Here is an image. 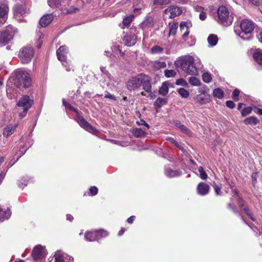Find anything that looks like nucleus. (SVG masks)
<instances>
[{
  "label": "nucleus",
  "mask_w": 262,
  "mask_h": 262,
  "mask_svg": "<svg viewBox=\"0 0 262 262\" xmlns=\"http://www.w3.org/2000/svg\"><path fill=\"white\" fill-rule=\"evenodd\" d=\"M147 93H150L151 85L150 78L148 76L144 74H139L135 77H132L127 82V88L129 90H134L140 86Z\"/></svg>",
  "instance_id": "1"
},
{
  "label": "nucleus",
  "mask_w": 262,
  "mask_h": 262,
  "mask_svg": "<svg viewBox=\"0 0 262 262\" xmlns=\"http://www.w3.org/2000/svg\"><path fill=\"white\" fill-rule=\"evenodd\" d=\"M255 24L251 20L244 19L240 23L241 31L234 30L236 34L244 40H249L253 37L252 33L255 28Z\"/></svg>",
  "instance_id": "2"
},
{
  "label": "nucleus",
  "mask_w": 262,
  "mask_h": 262,
  "mask_svg": "<svg viewBox=\"0 0 262 262\" xmlns=\"http://www.w3.org/2000/svg\"><path fill=\"white\" fill-rule=\"evenodd\" d=\"M176 64L188 74L193 75L198 73L197 69L194 64L193 58L191 56L182 57L176 62Z\"/></svg>",
  "instance_id": "3"
},
{
  "label": "nucleus",
  "mask_w": 262,
  "mask_h": 262,
  "mask_svg": "<svg viewBox=\"0 0 262 262\" xmlns=\"http://www.w3.org/2000/svg\"><path fill=\"white\" fill-rule=\"evenodd\" d=\"M31 83L32 79L28 73L22 70L16 72L14 84L17 87L28 88L31 86Z\"/></svg>",
  "instance_id": "4"
},
{
  "label": "nucleus",
  "mask_w": 262,
  "mask_h": 262,
  "mask_svg": "<svg viewBox=\"0 0 262 262\" xmlns=\"http://www.w3.org/2000/svg\"><path fill=\"white\" fill-rule=\"evenodd\" d=\"M218 22L224 26H230L232 22V18L229 16V12L224 6H220L217 9Z\"/></svg>",
  "instance_id": "5"
},
{
  "label": "nucleus",
  "mask_w": 262,
  "mask_h": 262,
  "mask_svg": "<svg viewBox=\"0 0 262 262\" xmlns=\"http://www.w3.org/2000/svg\"><path fill=\"white\" fill-rule=\"evenodd\" d=\"M34 52L32 47L26 46L21 48L18 53V57L23 63L30 62L33 56Z\"/></svg>",
  "instance_id": "6"
},
{
  "label": "nucleus",
  "mask_w": 262,
  "mask_h": 262,
  "mask_svg": "<svg viewBox=\"0 0 262 262\" xmlns=\"http://www.w3.org/2000/svg\"><path fill=\"white\" fill-rule=\"evenodd\" d=\"M210 97L207 92L206 86H203L199 89V94H196L193 99L196 104L202 105L210 102Z\"/></svg>",
  "instance_id": "7"
},
{
  "label": "nucleus",
  "mask_w": 262,
  "mask_h": 262,
  "mask_svg": "<svg viewBox=\"0 0 262 262\" xmlns=\"http://www.w3.org/2000/svg\"><path fill=\"white\" fill-rule=\"evenodd\" d=\"M16 29L12 26L9 25L6 29L1 32L0 33V46L8 43L12 38Z\"/></svg>",
  "instance_id": "8"
},
{
  "label": "nucleus",
  "mask_w": 262,
  "mask_h": 262,
  "mask_svg": "<svg viewBox=\"0 0 262 262\" xmlns=\"http://www.w3.org/2000/svg\"><path fill=\"white\" fill-rule=\"evenodd\" d=\"M108 235L107 231L99 229L98 230H93L88 231L85 234V239L89 242H93L98 240L102 237H106Z\"/></svg>",
  "instance_id": "9"
},
{
  "label": "nucleus",
  "mask_w": 262,
  "mask_h": 262,
  "mask_svg": "<svg viewBox=\"0 0 262 262\" xmlns=\"http://www.w3.org/2000/svg\"><path fill=\"white\" fill-rule=\"evenodd\" d=\"M77 123L79 125L86 131L95 134L96 132V129L92 126L85 119L82 117L78 115L76 119Z\"/></svg>",
  "instance_id": "10"
},
{
  "label": "nucleus",
  "mask_w": 262,
  "mask_h": 262,
  "mask_svg": "<svg viewBox=\"0 0 262 262\" xmlns=\"http://www.w3.org/2000/svg\"><path fill=\"white\" fill-rule=\"evenodd\" d=\"M29 13V9L26 6L16 5L14 8V16L17 19H20L21 16H24Z\"/></svg>",
  "instance_id": "11"
},
{
  "label": "nucleus",
  "mask_w": 262,
  "mask_h": 262,
  "mask_svg": "<svg viewBox=\"0 0 262 262\" xmlns=\"http://www.w3.org/2000/svg\"><path fill=\"white\" fill-rule=\"evenodd\" d=\"M33 104V100L30 98L29 96L25 95L23 96L18 101L17 105L19 107H22L23 110H28Z\"/></svg>",
  "instance_id": "12"
},
{
  "label": "nucleus",
  "mask_w": 262,
  "mask_h": 262,
  "mask_svg": "<svg viewBox=\"0 0 262 262\" xmlns=\"http://www.w3.org/2000/svg\"><path fill=\"white\" fill-rule=\"evenodd\" d=\"M182 12L181 8L175 6H170L164 10V13L171 18L180 15Z\"/></svg>",
  "instance_id": "13"
},
{
  "label": "nucleus",
  "mask_w": 262,
  "mask_h": 262,
  "mask_svg": "<svg viewBox=\"0 0 262 262\" xmlns=\"http://www.w3.org/2000/svg\"><path fill=\"white\" fill-rule=\"evenodd\" d=\"M68 53V47L66 46H61L56 52V54L58 60L61 62H64L67 63V55Z\"/></svg>",
  "instance_id": "14"
},
{
  "label": "nucleus",
  "mask_w": 262,
  "mask_h": 262,
  "mask_svg": "<svg viewBox=\"0 0 262 262\" xmlns=\"http://www.w3.org/2000/svg\"><path fill=\"white\" fill-rule=\"evenodd\" d=\"M123 40L125 45L131 47L136 43L137 36L135 35V33L129 32L124 37Z\"/></svg>",
  "instance_id": "15"
},
{
  "label": "nucleus",
  "mask_w": 262,
  "mask_h": 262,
  "mask_svg": "<svg viewBox=\"0 0 262 262\" xmlns=\"http://www.w3.org/2000/svg\"><path fill=\"white\" fill-rule=\"evenodd\" d=\"M9 8L7 4L0 5V27L5 24Z\"/></svg>",
  "instance_id": "16"
},
{
  "label": "nucleus",
  "mask_w": 262,
  "mask_h": 262,
  "mask_svg": "<svg viewBox=\"0 0 262 262\" xmlns=\"http://www.w3.org/2000/svg\"><path fill=\"white\" fill-rule=\"evenodd\" d=\"M46 253L43 248L40 245L36 246L32 253L33 258L38 259H40L45 255Z\"/></svg>",
  "instance_id": "17"
},
{
  "label": "nucleus",
  "mask_w": 262,
  "mask_h": 262,
  "mask_svg": "<svg viewBox=\"0 0 262 262\" xmlns=\"http://www.w3.org/2000/svg\"><path fill=\"white\" fill-rule=\"evenodd\" d=\"M196 190L199 194L201 195H205L209 193L210 187L208 184L204 182H201L198 184Z\"/></svg>",
  "instance_id": "18"
},
{
  "label": "nucleus",
  "mask_w": 262,
  "mask_h": 262,
  "mask_svg": "<svg viewBox=\"0 0 262 262\" xmlns=\"http://www.w3.org/2000/svg\"><path fill=\"white\" fill-rule=\"evenodd\" d=\"M53 19L52 14L45 15L40 19L39 24L42 27H46L52 22Z\"/></svg>",
  "instance_id": "19"
},
{
  "label": "nucleus",
  "mask_w": 262,
  "mask_h": 262,
  "mask_svg": "<svg viewBox=\"0 0 262 262\" xmlns=\"http://www.w3.org/2000/svg\"><path fill=\"white\" fill-rule=\"evenodd\" d=\"M11 214L9 208L3 209L0 207V221L3 222L5 220L8 219Z\"/></svg>",
  "instance_id": "20"
},
{
  "label": "nucleus",
  "mask_w": 262,
  "mask_h": 262,
  "mask_svg": "<svg viewBox=\"0 0 262 262\" xmlns=\"http://www.w3.org/2000/svg\"><path fill=\"white\" fill-rule=\"evenodd\" d=\"M17 124L15 125H13L12 124H8L7 125L4 129L3 135L5 137H8L9 136L12 135L14 133L16 127H17Z\"/></svg>",
  "instance_id": "21"
},
{
  "label": "nucleus",
  "mask_w": 262,
  "mask_h": 262,
  "mask_svg": "<svg viewBox=\"0 0 262 262\" xmlns=\"http://www.w3.org/2000/svg\"><path fill=\"white\" fill-rule=\"evenodd\" d=\"M207 41L210 47H212L215 46L218 42V37L217 35L214 34H210L209 35Z\"/></svg>",
  "instance_id": "22"
},
{
  "label": "nucleus",
  "mask_w": 262,
  "mask_h": 262,
  "mask_svg": "<svg viewBox=\"0 0 262 262\" xmlns=\"http://www.w3.org/2000/svg\"><path fill=\"white\" fill-rule=\"evenodd\" d=\"M181 173L182 172L179 170H173L170 168L167 169L165 171V174L169 178L179 176L181 174Z\"/></svg>",
  "instance_id": "23"
},
{
  "label": "nucleus",
  "mask_w": 262,
  "mask_h": 262,
  "mask_svg": "<svg viewBox=\"0 0 262 262\" xmlns=\"http://www.w3.org/2000/svg\"><path fill=\"white\" fill-rule=\"evenodd\" d=\"M169 35H174L176 34L178 28V23L172 21L169 23Z\"/></svg>",
  "instance_id": "24"
},
{
  "label": "nucleus",
  "mask_w": 262,
  "mask_h": 262,
  "mask_svg": "<svg viewBox=\"0 0 262 262\" xmlns=\"http://www.w3.org/2000/svg\"><path fill=\"white\" fill-rule=\"evenodd\" d=\"M154 23L153 18L151 17H147L146 19L142 22V28L151 27L154 26Z\"/></svg>",
  "instance_id": "25"
},
{
  "label": "nucleus",
  "mask_w": 262,
  "mask_h": 262,
  "mask_svg": "<svg viewBox=\"0 0 262 262\" xmlns=\"http://www.w3.org/2000/svg\"><path fill=\"white\" fill-rule=\"evenodd\" d=\"M167 103V98L158 97L154 102V105L158 107H161L162 106L166 104Z\"/></svg>",
  "instance_id": "26"
},
{
  "label": "nucleus",
  "mask_w": 262,
  "mask_h": 262,
  "mask_svg": "<svg viewBox=\"0 0 262 262\" xmlns=\"http://www.w3.org/2000/svg\"><path fill=\"white\" fill-rule=\"evenodd\" d=\"M169 92V89L166 82L163 83L162 86L160 88L159 93L163 96L166 95Z\"/></svg>",
  "instance_id": "27"
},
{
  "label": "nucleus",
  "mask_w": 262,
  "mask_h": 262,
  "mask_svg": "<svg viewBox=\"0 0 262 262\" xmlns=\"http://www.w3.org/2000/svg\"><path fill=\"white\" fill-rule=\"evenodd\" d=\"M245 124L247 125L249 124H256L258 122V120L256 117L251 116L250 117L247 118L244 121Z\"/></svg>",
  "instance_id": "28"
},
{
  "label": "nucleus",
  "mask_w": 262,
  "mask_h": 262,
  "mask_svg": "<svg viewBox=\"0 0 262 262\" xmlns=\"http://www.w3.org/2000/svg\"><path fill=\"white\" fill-rule=\"evenodd\" d=\"M152 67L155 70H158L161 68L166 67V63L164 61H155L152 64Z\"/></svg>",
  "instance_id": "29"
},
{
  "label": "nucleus",
  "mask_w": 262,
  "mask_h": 262,
  "mask_svg": "<svg viewBox=\"0 0 262 262\" xmlns=\"http://www.w3.org/2000/svg\"><path fill=\"white\" fill-rule=\"evenodd\" d=\"M212 95L214 97L222 99L224 97V94L221 89L216 88L213 90Z\"/></svg>",
  "instance_id": "30"
},
{
  "label": "nucleus",
  "mask_w": 262,
  "mask_h": 262,
  "mask_svg": "<svg viewBox=\"0 0 262 262\" xmlns=\"http://www.w3.org/2000/svg\"><path fill=\"white\" fill-rule=\"evenodd\" d=\"M62 0H48V3L50 7L57 8L61 5Z\"/></svg>",
  "instance_id": "31"
},
{
  "label": "nucleus",
  "mask_w": 262,
  "mask_h": 262,
  "mask_svg": "<svg viewBox=\"0 0 262 262\" xmlns=\"http://www.w3.org/2000/svg\"><path fill=\"white\" fill-rule=\"evenodd\" d=\"M254 60L259 65H262V53L256 52L253 54Z\"/></svg>",
  "instance_id": "32"
},
{
  "label": "nucleus",
  "mask_w": 262,
  "mask_h": 262,
  "mask_svg": "<svg viewBox=\"0 0 262 262\" xmlns=\"http://www.w3.org/2000/svg\"><path fill=\"white\" fill-rule=\"evenodd\" d=\"M132 133L135 137L137 138L141 137L145 134V132L141 128L134 129Z\"/></svg>",
  "instance_id": "33"
},
{
  "label": "nucleus",
  "mask_w": 262,
  "mask_h": 262,
  "mask_svg": "<svg viewBox=\"0 0 262 262\" xmlns=\"http://www.w3.org/2000/svg\"><path fill=\"white\" fill-rule=\"evenodd\" d=\"M163 50L164 49L162 47L156 45L151 48L150 52L154 54H161L163 52Z\"/></svg>",
  "instance_id": "34"
},
{
  "label": "nucleus",
  "mask_w": 262,
  "mask_h": 262,
  "mask_svg": "<svg viewBox=\"0 0 262 262\" xmlns=\"http://www.w3.org/2000/svg\"><path fill=\"white\" fill-rule=\"evenodd\" d=\"M178 92L182 97L184 98H186L189 96V92L184 88L179 89Z\"/></svg>",
  "instance_id": "35"
},
{
  "label": "nucleus",
  "mask_w": 262,
  "mask_h": 262,
  "mask_svg": "<svg viewBox=\"0 0 262 262\" xmlns=\"http://www.w3.org/2000/svg\"><path fill=\"white\" fill-rule=\"evenodd\" d=\"M189 81L193 86H199L201 84L200 80L198 78L193 76L189 78Z\"/></svg>",
  "instance_id": "36"
},
{
  "label": "nucleus",
  "mask_w": 262,
  "mask_h": 262,
  "mask_svg": "<svg viewBox=\"0 0 262 262\" xmlns=\"http://www.w3.org/2000/svg\"><path fill=\"white\" fill-rule=\"evenodd\" d=\"M170 0H153L152 5H164L170 3Z\"/></svg>",
  "instance_id": "37"
},
{
  "label": "nucleus",
  "mask_w": 262,
  "mask_h": 262,
  "mask_svg": "<svg viewBox=\"0 0 262 262\" xmlns=\"http://www.w3.org/2000/svg\"><path fill=\"white\" fill-rule=\"evenodd\" d=\"M133 17V15H130L128 16L125 17L122 21L123 25L126 27L128 26L130 23L132 21Z\"/></svg>",
  "instance_id": "38"
},
{
  "label": "nucleus",
  "mask_w": 262,
  "mask_h": 262,
  "mask_svg": "<svg viewBox=\"0 0 262 262\" xmlns=\"http://www.w3.org/2000/svg\"><path fill=\"white\" fill-rule=\"evenodd\" d=\"M164 74L166 77L170 78L174 77L176 75V72L173 70H166L164 71Z\"/></svg>",
  "instance_id": "39"
},
{
  "label": "nucleus",
  "mask_w": 262,
  "mask_h": 262,
  "mask_svg": "<svg viewBox=\"0 0 262 262\" xmlns=\"http://www.w3.org/2000/svg\"><path fill=\"white\" fill-rule=\"evenodd\" d=\"M167 140L181 150H183V146L180 145L179 143L173 138H168Z\"/></svg>",
  "instance_id": "40"
},
{
  "label": "nucleus",
  "mask_w": 262,
  "mask_h": 262,
  "mask_svg": "<svg viewBox=\"0 0 262 262\" xmlns=\"http://www.w3.org/2000/svg\"><path fill=\"white\" fill-rule=\"evenodd\" d=\"M62 103L64 106L69 108L70 111H73L77 114H78V111L77 109L75 108L73 106H72L71 104L67 102L64 99L62 100Z\"/></svg>",
  "instance_id": "41"
},
{
  "label": "nucleus",
  "mask_w": 262,
  "mask_h": 262,
  "mask_svg": "<svg viewBox=\"0 0 262 262\" xmlns=\"http://www.w3.org/2000/svg\"><path fill=\"white\" fill-rule=\"evenodd\" d=\"M198 171L200 173V177L202 179L205 180V179H207V174L206 173V172L204 171V170L202 167H201V166L199 167Z\"/></svg>",
  "instance_id": "42"
},
{
  "label": "nucleus",
  "mask_w": 262,
  "mask_h": 262,
  "mask_svg": "<svg viewBox=\"0 0 262 262\" xmlns=\"http://www.w3.org/2000/svg\"><path fill=\"white\" fill-rule=\"evenodd\" d=\"M252 107H247L244 108L241 111V115L243 117H245L249 114H250L252 112Z\"/></svg>",
  "instance_id": "43"
},
{
  "label": "nucleus",
  "mask_w": 262,
  "mask_h": 262,
  "mask_svg": "<svg viewBox=\"0 0 262 262\" xmlns=\"http://www.w3.org/2000/svg\"><path fill=\"white\" fill-rule=\"evenodd\" d=\"M203 80L205 83H209L212 80L211 75L208 73H205L202 76Z\"/></svg>",
  "instance_id": "44"
},
{
  "label": "nucleus",
  "mask_w": 262,
  "mask_h": 262,
  "mask_svg": "<svg viewBox=\"0 0 262 262\" xmlns=\"http://www.w3.org/2000/svg\"><path fill=\"white\" fill-rule=\"evenodd\" d=\"M212 186L214 188L215 193L217 195H222V192L221 191V186L216 184L214 182H213Z\"/></svg>",
  "instance_id": "45"
},
{
  "label": "nucleus",
  "mask_w": 262,
  "mask_h": 262,
  "mask_svg": "<svg viewBox=\"0 0 262 262\" xmlns=\"http://www.w3.org/2000/svg\"><path fill=\"white\" fill-rule=\"evenodd\" d=\"M242 208L243 209L244 212L248 215V216L251 219L252 221H254V219L253 218L252 215L248 207L245 205L244 207H242Z\"/></svg>",
  "instance_id": "46"
},
{
  "label": "nucleus",
  "mask_w": 262,
  "mask_h": 262,
  "mask_svg": "<svg viewBox=\"0 0 262 262\" xmlns=\"http://www.w3.org/2000/svg\"><path fill=\"white\" fill-rule=\"evenodd\" d=\"M239 94V91L238 89H236L233 91L232 93V98L234 101H237L238 100Z\"/></svg>",
  "instance_id": "47"
},
{
  "label": "nucleus",
  "mask_w": 262,
  "mask_h": 262,
  "mask_svg": "<svg viewBox=\"0 0 262 262\" xmlns=\"http://www.w3.org/2000/svg\"><path fill=\"white\" fill-rule=\"evenodd\" d=\"M180 28L181 32H184L189 28L188 24L186 21H183L180 24Z\"/></svg>",
  "instance_id": "48"
},
{
  "label": "nucleus",
  "mask_w": 262,
  "mask_h": 262,
  "mask_svg": "<svg viewBox=\"0 0 262 262\" xmlns=\"http://www.w3.org/2000/svg\"><path fill=\"white\" fill-rule=\"evenodd\" d=\"M89 190L92 196L95 195L98 193V188L96 186L91 187Z\"/></svg>",
  "instance_id": "49"
},
{
  "label": "nucleus",
  "mask_w": 262,
  "mask_h": 262,
  "mask_svg": "<svg viewBox=\"0 0 262 262\" xmlns=\"http://www.w3.org/2000/svg\"><path fill=\"white\" fill-rule=\"evenodd\" d=\"M180 129L185 134L188 135H190L191 134V131L184 125L181 126V128Z\"/></svg>",
  "instance_id": "50"
},
{
  "label": "nucleus",
  "mask_w": 262,
  "mask_h": 262,
  "mask_svg": "<svg viewBox=\"0 0 262 262\" xmlns=\"http://www.w3.org/2000/svg\"><path fill=\"white\" fill-rule=\"evenodd\" d=\"M55 262H64L63 257L60 254L55 255Z\"/></svg>",
  "instance_id": "51"
},
{
  "label": "nucleus",
  "mask_w": 262,
  "mask_h": 262,
  "mask_svg": "<svg viewBox=\"0 0 262 262\" xmlns=\"http://www.w3.org/2000/svg\"><path fill=\"white\" fill-rule=\"evenodd\" d=\"M100 70L103 74L105 75L109 79H111V75L106 70L105 67H101Z\"/></svg>",
  "instance_id": "52"
},
{
  "label": "nucleus",
  "mask_w": 262,
  "mask_h": 262,
  "mask_svg": "<svg viewBox=\"0 0 262 262\" xmlns=\"http://www.w3.org/2000/svg\"><path fill=\"white\" fill-rule=\"evenodd\" d=\"M137 124L139 125H144L147 128L149 127V125L143 119H141L140 121H137Z\"/></svg>",
  "instance_id": "53"
},
{
  "label": "nucleus",
  "mask_w": 262,
  "mask_h": 262,
  "mask_svg": "<svg viewBox=\"0 0 262 262\" xmlns=\"http://www.w3.org/2000/svg\"><path fill=\"white\" fill-rule=\"evenodd\" d=\"M226 106L230 108H233L235 106V104L230 100L227 101L226 102Z\"/></svg>",
  "instance_id": "54"
},
{
  "label": "nucleus",
  "mask_w": 262,
  "mask_h": 262,
  "mask_svg": "<svg viewBox=\"0 0 262 262\" xmlns=\"http://www.w3.org/2000/svg\"><path fill=\"white\" fill-rule=\"evenodd\" d=\"M206 13L204 12H201L199 15L200 19H201L202 20H205L206 18Z\"/></svg>",
  "instance_id": "55"
},
{
  "label": "nucleus",
  "mask_w": 262,
  "mask_h": 262,
  "mask_svg": "<svg viewBox=\"0 0 262 262\" xmlns=\"http://www.w3.org/2000/svg\"><path fill=\"white\" fill-rule=\"evenodd\" d=\"M104 97L105 98H109V99H113V100H116V97L113 95H112V94H111L110 93H107V94H106L104 96Z\"/></svg>",
  "instance_id": "56"
},
{
  "label": "nucleus",
  "mask_w": 262,
  "mask_h": 262,
  "mask_svg": "<svg viewBox=\"0 0 262 262\" xmlns=\"http://www.w3.org/2000/svg\"><path fill=\"white\" fill-rule=\"evenodd\" d=\"M63 62V63H62V64L66 68L67 71H70L73 69V66L71 65H68V66H67V65L68 64V63L67 62V63H66L64 62Z\"/></svg>",
  "instance_id": "57"
},
{
  "label": "nucleus",
  "mask_w": 262,
  "mask_h": 262,
  "mask_svg": "<svg viewBox=\"0 0 262 262\" xmlns=\"http://www.w3.org/2000/svg\"><path fill=\"white\" fill-rule=\"evenodd\" d=\"M189 33V28H188L184 32V33L182 35L183 39L184 40H186V38L187 37Z\"/></svg>",
  "instance_id": "58"
},
{
  "label": "nucleus",
  "mask_w": 262,
  "mask_h": 262,
  "mask_svg": "<svg viewBox=\"0 0 262 262\" xmlns=\"http://www.w3.org/2000/svg\"><path fill=\"white\" fill-rule=\"evenodd\" d=\"M28 111V110L27 109L23 110V112L20 113L19 116L21 119L24 118L26 116Z\"/></svg>",
  "instance_id": "59"
},
{
  "label": "nucleus",
  "mask_w": 262,
  "mask_h": 262,
  "mask_svg": "<svg viewBox=\"0 0 262 262\" xmlns=\"http://www.w3.org/2000/svg\"><path fill=\"white\" fill-rule=\"evenodd\" d=\"M238 202L239 205L240 206V207L241 208L242 207H244V206H245V205L244 204V201L241 198L238 199Z\"/></svg>",
  "instance_id": "60"
},
{
  "label": "nucleus",
  "mask_w": 262,
  "mask_h": 262,
  "mask_svg": "<svg viewBox=\"0 0 262 262\" xmlns=\"http://www.w3.org/2000/svg\"><path fill=\"white\" fill-rule=\"evenodd\" d=\"M135 219V216L133 215V216H130L129 218H128L127 221L128 223L132 224L133 222Z\"/></svg>",
  "instance_id": "61"
},
{
  "label": "nucleus",
  "mask_w": 262,
  "mask_h": 262,
  "mask_svg": "<svg viewBox=\"0 0 262 262\" xmlns=\"http://www.w3.org/2000/svg\"><path fill=\"white\" fill-rule=\"evenodd\" d=\"M256 176H257L256 172L253 173L252 175L253 183H255V182L256 181Z\"/></svg>",
  "instance_id": "62"
},
{
  "label": "nucleus",
  "mask_w": 262,
  "mask_h": 262,
  "mask_svg": "<svg viewBox=\"0 0 262 262\" xmlns=\"http://www.w3.org/2000/svg\"><path fill=\"white\" fill-rule=\"evenodd\" d=\"M67 220H69L70 222H71L73 220V217L71 214H67Z\"/></svg>",
  "instance_id": "63"
},
{
  "label": "nucleus",
  "mask_w": 262,
  "mask_h": 262,
  "mask_svg": "<svg viewBox=\"0 0 262 262\" xmlns=\"http://www.w3.org/2000/svg\"><path fill=\"white\" fill-rule=\"evenodd\" d=\"M255 113L262 115V109L260 108H256V111H255Z\"/></svg>",
  "instance_id": "64"
}]
</instances>
